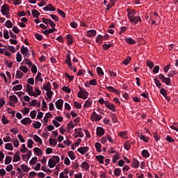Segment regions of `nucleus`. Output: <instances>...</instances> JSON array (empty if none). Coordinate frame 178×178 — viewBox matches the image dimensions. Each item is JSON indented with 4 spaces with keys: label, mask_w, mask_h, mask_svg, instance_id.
Masks as SVG:
<instances>
[{
    "label": "nucleus",
    "mask_w": 178,
    "mask_h": 178,
    "mask_svg": "<svg viewBox=\"0 0 178 178\" xmlns=\"http://www.w3.org/2000/svg\"><path fill=\"white\" fill-rule=\"evenodd\" d=\"M154 83L159 88H161L162 87V83H161V81L158 79V78L154 79Z\"/></svg>",
    "instance_id": "8fccbe9b"
},
{
    "label": "nucleus",
    "mask_w": 178,
    "mask_h": 178,
    "mask_svg": "<svg viewBox=\"0 0 178 178\" xmlns=\"http://www.w3.org/2000/svg\"><path fill=\"white\" fill-rule=\"evenodd\" d=\"M4 26H6L7 29H12V27H13V24H12L10 20H7L4 24Z\"/></svg>",
    "instance_id": "2f4dec72"
},
{
    "label": "nucleus",
    "mask_w": 178,
    "mask_h": 178,
    "mask_svg": "<svg viewBox=\"0 0 178 178\" xmlns=\"http://www.w3.org/2000/svg\"><path fill=\"white\" fill-rule=\"evenodd\" d=\"M153 137L155 141H159V140H161V136H159L156 132L153 133Z\"/></svg>",
    "instance_id": "5fc2aeb1"
},
{
    "label": "nucleus",
    "mask_w": 178,
    "mask_h": 178,
    "mask_svg": "<svg viewBox=\"0 0 178 178\" xmlns=\"http://www.w3.org/2000/svg\"><path fill=\"white\" fill-rule=\"evenodd\" d=\"M32 15L33 17H38V16H40V12H38L37 10H33Z\"/></svg>",
    "instance_id": "4d7b16f0"
},
{
    "label": "nucleus",
    "mask_w": 178,
    "mask_h": 178,
    "mask_svg": "<svg viewBox=\"0 0 178 178\" xmlns=\"http://www.w3.org/2000/svg\"><path fill=\"white\" fill-rule=\"evenodd\" d=\"M104 159H105V157H104V156H102V155L96 156V159H97V161H99V163H104Z\"/></svg>",
    "instance_id": "58836bf2"
},
{
    "label": "nucleus",
    "mask_w": 178,
    "mask_h": 178,
    "mask_svg": "<svg viewBox=\"0 0 178 178\" xmlns=\"http://www.w3.org/2000/svg\"><path fill=\"white\" fill-rule=\"evenodd\" d=\"M32 126H33L35 129H40V127H41V122L36 121L35 123L32 124Z\"/></svg>",
    "instance_id": "603ef678"
},
{
    "label": "nucleus",
    "mask_w": 178,
    "mask_h": 178,
    "mask_svg": "<svg viewBox=\"0 0 178 178\" xmlns=\"http://www.w3.org/2000/svg\"><path fill=\"white\" fill-rule=\"evenodd\" d=\"M9 10H10V8H9V5L3 4L1 6V12L2 15L7 16V15H9Z\"/></svg>",
    "instance_id": "0eeeda50"
},
{
    "label": "nucleus",
    "mask_w": 178,
    "mask_h": 178,
    "mask_svg": "<svg viewBox=\"0 0 178 178\" xmlns=\"http://www.w3.org/2000/svg\"><path fill=\"white\" fill-rule=\"evenodd\" d=\"M10 162H12V156H6V160L4 162L5 165H9V163H10Z\"/></svg>",
    "instance_id": "a19ab883"
},
{
    "label": "nucleus",
    "mask_w": 178,
    "mask_h": 178,
    "mask_svg": "<svg viewBox=\"0 0 178 178\" xmlns=\"http://www.w3.org/2000/svg\"><path fill=\"white\" fill-rule=\"evenodd\" d=\"M138 136L139 137L140 140H142L143 141H144V143H148L149 139L148 137L143 135V134H139L138 135Z\"/></svg>",
    "instance_id": "bb28decb"
},
{
    "label": "nucleus",
    "mask_w": 178,
    "mask_h": 178,
    "mask_svg": "<svg viewBox=\"0 0 178 178\" xmlns=\"http://www.w3.org/2000/svg\"><path fill=\"white\" fill-rule=\"evenodd\" d=\"M66 38L67 40L68 44L72 45V44H73V36H72L70 34H68L66 35Z\"/></svg>",
    "instance_id": "393cba45"
},
{
    "label": "nucleus",
    "mask_w": 178,
    "mask_h": 178,
    "mask_svg": "<svg viewBox=\"0 0 178 178\" xmlns=\"http://www.w3.org/2000/svg\"><path fill=\"white\" fill-rule=\"evenodd\" d=\"M32 122H33V120H31V119H30V118H24L21 120L22 124H24V126H26L27 124H31Z\"/></svg>",
    "instance_id": "1a4fd4ad"
},
{
    "label": "nucleus",
    "mask_w": 178,
    "mask_h": 178,
    "mask_svg": "<svg viewBox=\"0 0 178 178\" xmlns=\"http://www.w3.org/2000/svg\"><path fill=\"white\" fill-rule=\"evenodd\" d=\"M121 173H122V169H120V168H115L114 170V175L117 177H119V176H120Z\"/></svg>",
    "instance_id": "c756f323"
},
{
    "label": "nucleus",
    "mask_w": 178,
    "mask_h": 178,
    "mask_svg": "<svg viewBox=\"0 0 178 178\" xmlns=\"http://www.w3.org/2000/svg\"><path fill=\"white\" fill-rule=\"evenodd\" d=\"M51 159H53L54 163H56V165L57 163H59V162L60 161V159L59 158L58 156H52Z\"/></svg>",
    "instance_id": "c9c22d12"
},
{
    "label": "nucleus",
    "mask_w": 178,
    "mask_h": 178,
    "mask_svg": "<svg viewBox=\"0 0 178 178\" xmlns=\"http://www.w3.org/2000/svg\"><path fill=\"white\" fill-rule=\"evenodd\" d=\"M26 92H28L30 97L36 96L35 92H34V89H33V86H30L29 83L26 85Z\"/></svg>",
    "instance_id": "423d86ee"
},
{
    "label": "nucleus",
    "mask_w": 178,
    "mask_h": 178,
    "mask_svg": "<svg viewBox=\"0 0 178 178\" xmlns=\"http://www.w3.org/2000/svg\"><path fill=\"white\" fill-rule=\"evenodd\" d=\"M131 60V57H127L124 60H122V63L123 65H125L126 66H127V65L130 63Z\"/></svg>",
    "instance_id": "f704fd0d"
},
{
    "label": "nucleus",
    "mask_w": 178,
    "mask_h": 178,
    "mask_svg": "<svg viewBox=\"0 0 178 178\" xmlns=\"http://www.w3.org/2000/svg\"><path fill=\"white\" fill-rule=\"evenodd\" d=\"M87 35L88 37H95V35H97V31L96 30H90L87 31Z\"/></svg>",
    "instance_id": "f3484780"
},
{
    "label": "nucleus",
    "mask_w": 178,
    "mask_h": 178,
    "mask_svg": "<svg viewBox=\"0 0 178 178\" xmlns=\"http://www.w3.org/2000/svg\"><path fill=\"white\" fill-rule=\"evenodd\" d=\"M159 79L161 81L162 83L166 84V86H170L172 84V80L169 77H165L163 74H160L159 75Z\"/></svg>",
    "instance_id": "f03ea898"
},
{
    "label": "nucleus",
    "mask_w": 178,
    "mask_h": 178,
    "mask_svg": "<svg viewBox=\"0 0 178 178\" xmlns=\"http://www.w3.org/2000/svg\"><path fill=\"white\" fill-rule=\"evenodd\" d=\"M48 166L49 168H50V169H52L53 168H55V166H56V164L55 161H54V159H50L49 160Z\"/></svg>",
    "instance_id": "b1692460"
},
{
    "label": "nucleus",
    "mask_w": 178,
    "mask_h": 178,
    "mask_svg": "<svg viewBox=\"0 0 178 178\" xmlns=\"http://www.w3.org/2000/svg\"><path fill=\"white\" fill-rule=\"evenodd\" d=\"M68 156H70V159H72V161H74V159H76V155L73 151H70L68 152Z\"/></svg>",
    "instance_id": "72a5a7b5"
},
{
    "label": "nucleus",
    "mask_w": 178,
    "mask_h": 178,
    "mask_svg": "<svg viewBox=\"0 0 178 178\" xmlns=\"http://www.w3.org/2000/svg\"><path fill=\"white\" fill-rule=\"evenodd\" d=\"M70 54H72V51H68V53L66 54L65 57L66 59L65 60V63L67 65L69 69H73V65H72V58H70Z\"/></svg>",
    "instance_id": "7ed1b4c3"
},
{
    "label": "nucleus",
    "mask_w": 178,
    "mask_h": 178,
    "mask_svg": "<svg viewBox=\"0 0 178 178\" xmlns=\"http://www.w3.org/2000/svg\"><path fill=\"white\" fill-rule=\"evenodd\" d=\"M88 149H89L88 147H81L78 148L77 151L78 152L81 154V155H84L86 152H88Z\"/></svg>",
    "instance_id": "9b49d317"
},
{
    "label": "nucleus",
    "mask_w": 178,
    "mask_h": 178,
    "mask_svg": "<svg viewBox=\"0 0 178 178\" xmlns=\"http://www.w3.org/2000/svg\"><path fill=\"white\" fill-rule=\"evenodd\" d=\"M47 6V8L49 9V10H50L51 12H55V10H56V8L54 7L52 4H48Z\"/></svg>",
    "instance_id": "052dcab7"
},
{
    "label": "nucleus",
    "mask_w": 178,
    "mask_h": 178,
    "mask_svg": "<svg viewBox=\"0 0 178 178\" xmlns=\"http://www.w3.org/2000/svg\"><path fill=\"white\" fill-rule=\"evenodd\" d=\"M34 152L38 156H42V150L39 147H35L33 149Z\"/></svg>",
    "instance_id": "5701e85b"
},
{
    "label": "nucleus",
    "mask_w": 178,
    "mask_h": 178,
    "mask_svg": "<svg viewBox=\"0 0 178 178\" xmlns=\"http://www.w3.org/2000/svg\"><path fill=\"white\" fill-rule=\"evenodd\" d=\"M81 168L84 169V170H88L90 169V164L87 161H83L81 165Z\"/></svg>",
    "instance_id": "412c9836"
},
{
    "label": "nucleus",
    "mask_w": 178,
    "mask_h": 178,
    "mask_svg": "<svg viewBox=\"0 0 178 178\" xmlns=\"http://www.w3.org/2000/svg\"><path fill=\"white\" fill-rule=\"evenodd\" d=\"M3 38L5 40H9V31L6 29L3 30Z\"/></svg>",
    "instance_id": "09e8293b"
},
{
    "label": "nucleus",
    "mask_w": 178,
    "mask_h": 178,
    "mask_svg": "<svg viewBox=\"0 0 178 178\" xmlns=\"http://www.w3.org/2000/svg\"><path fill=\"white\" fill-rule=\"evenodd\" d=\"M101 41H104V39L102 38V35H98L97 37H96V42H98V44L99 45H101V44H102V42Z\"/></svg>",
    "instance_id": "7c9ffc66"
},
{
    "label": "nucleus",
    "mask_w": 178,
    "mask_h": 178,
    "mask_svg": "<svg viewBox=\"0 0 178 178\" xmlns=\"http://www.w3.org/2000/svg\"><path fill=\"white\" fill-rule=\"evenodd\" d=\"M21 168L22 169L23 172H27L30 170V168L24 164L21 165Z\"/></svg>",
    "instance_id": "37998d69"
},
{
    "label": "nucleus",
    "mask_w": 178,
    "mask_h": 178,
    "mask_svg": "<svg viewBox=\"0 0 178 178\" xmlns=\"http://www.w3.org/2000/svg\"><path fill=\"white\" fill-rule=\"evenodd\" d=\"M89 84L90 86H97V84H98V83L97 82V79H93L89 81Z\"/></svg>",
    "instance_id": "338daca9"
},
{
    "label": "nucleus",
    "mask_w": 178,
    "mask_h": 178,
    "mask_svg": "<svg viewBox=\"0 0 178 178\" xmlns=\"http://www.w3.org/2000/svg\"><path fill=\"white\" fill-rule=\"evenodd\" d=\"M132 166L133 168H135V169L140 168V162L138 161V160L134 159L132 162Z\"/></svg>",
    "instance_id": "4be33fe9"
},
{
    "label": "nucleus",
    "mask_w": 178,
    "mask_h": 178,
    "mask_svg": "<svg viewBox=\"0 0 178 178\" xmlns=\"http://www.w3.org/2000/svg\"><path fill=\"white\" fill-rule=\"evenodd\" d=\"M43 88L45 90V91H51V88H52V86H51V83L48 82L47 85H43Z\"/></svg>",
    "instance_id": "c85d7f7f"
},
{
    "label": "nucleus",
    "mask_w": 178,
    "mask_h": 178,
    "mask_svg": "<svg viewBox=\"0 0 178 178\" xmlns=\"http://www.w3.org/2000/svg\"><path fill=\"white\" fill-rule=\"evenodd\" d=\"M92 104V100L90 98H88L87 101H86L84 104V107L85 108H90Z\"/></svg>",
    "instance_id": "a878e982"
},
{
    "label": "nucleus",
    "mask_w": 178,
    "mask_h": 178,
    "mask_svg": "<svg viewBox=\"0 0 178 178\" xmlns=\"http://www.w3.org/2000/svg\"><path fill=\"white\" fill-rule=\"evenodd\" d=\"M35 96H33L35 97V98H37V97H38V95H40L41 94V91L40 90V89L38 88H35Z\"/></svg>",
    "instance_id": "774afa93"
},
{
    "label": "nucleus",
    "mask_w": 178,
    "mask_h": 178,
    "mask_svg": "<svg viewBox=\"0 0 178 178\" xmlns=\"http://www.w3.org/2000/svg\"><path fill=\"white\" fill-rule=\"evenodd\" d=\"M96 134L99 137H102V136H104V134H105V130L104 129V128H102L101 127H98L96 130Z\"/></svg>",
    "instance_id": "6e6552de"
},
{
    "label": "nucleus",
    "mask_w": 178,
    "mask_h": 178,
    "mask_svg": "<svg viewBox=\"0 0 178 178\" xmlns=\"http://www.w3.org/2000/svg\"><path fill=\"white\" fill-rule=\"evenodd\" d=\"M136 15V10H128V18L129 19H131L133 17H134Z\"/></svg>",
    "instance_id": "aec40b11"
},
{
    "label": "nucleus",
    "mask_w": 178,
    "mask_h": 178,
    "mask_svg": "<svg viewBox=\"0 0 178 178\" xmlns=\"http://www.w3.org/2000/svg\"><path fill=\"white\" fill-rule=\"evenodd\" d=\"M9 100L10 101V102H8L9 105L10 106H13L14 108L16 106H15V104H17V102H19L17 97H16V95H15L10 96Z\"/></svg>",
    "instance_id": "20e7f679"
},
{
    "label": "nucleus",
    "mask_w": 178,
    "mask_h": 178,
    "mask_svg": "<svg viewBox=\"0 0 178 178\" xmlns=\"http://www.w3.org/2000/svg\"><path fill=\"white\" fill-rule=\"evenodd\" d=\"M33 144H34V142L33 141V140L29 139L27 143L28 148H33Z\"/></svg>",
    "instance_id": "bf43d9fd"
},
{
    "label": "nucleus",
    "mask_w": 178,
    "mask_h": 178,
    "mask_svg": "<svg viewBox=\"0 0 178 178\" xmlns=\"http://www.w3.org/2000/svg\"><path fill=\"white\" fill-rule=\"evenodd\" d=\"M142 156H143V158H149V152H148V150L147 149H143L142 151Z\"/></svg>",
    "instance_id": "cd10ccee"
},
{
    "label": "nucleus",
    "mask_w": 178,
    "mask_h": 178,
    "mask_svg": "<svg viewBox=\"0 0 178 178\" xmlns=\"http://www.w3.org/2000/svg\"><path fill=\"white\" fill-rule=\"evenodd\" d=\"M95 147L97 152H102V150L101 149V147H102L101 143H99L98 142L96 143L95 145Z\"/></svg>",
    "instance_id": "ea45409f"
},
{
    "label": "nucleus",
    "mask_w": 178,
    "mask_h": 178,
    "mask_svg": "<svg viewBox=\"0 0 178 178\" xmlns=\"http://www.w3.org/2000/svg\"><path fill=\"white\" fill-rule=\"evenodd\" d=\"M41 72H38L37 76H35V81H40L41 83H42L43 80L42 78H41Z\"/></svg>",
    "instance_id": "de8ad7c7"
},
{
    "label": "nucleus",
    "mask_w": 178,
    "mask_h": 178,
    "mask_svg": "<svg viewBox=\"0 0 178 178\" xmlns=\"http://www.w3.org/2000/svg\"><path fill=\"white\" fill-rule=\"evenodd\" d=\"M77 135H78L77 137H81V138L84 137V133H83V129H81V128L79 129V131L77 132Z\"/></svg>",
    "instance_id": "13d9d810"
},
{
    "label": "nucleus",
    "mask_w": 178,
    "mask_h": 178,
    "mask_svg": "<svg viewBox=\"0 0 178 178\" xmlns=\"http://www.w3.org/2000/svg\"><path fill=\"white\" fill-rule=\"evenodd\" d=\"M97 73L99 76H104V71L102 70V68H101V67H97Z\"/></svg>",
    "instance_id": "864d4df0"
},
{
    "label": "nucleus",
    "mask_w": 178,
    "mask_h": 178,
    "mask_svg": "<svg viewBox=\"0 0 178 178\" xmlns=\"http://www.w3.org/2000/svg\"><path fill=\"white\" fill-rule=\"evenodd\" d=\"M160 94H161L163 97H166L168 95V92H166V90H165V88H162L160 90Z\"/></svg>",
    "instance_id": "680f3d73"
},
{
    "label": "nucleus",
    "mask_w": 178,
    "mask_h": 178,
    "mask_svg": "<svg viewBox=\"0 0 178 178\" xmlns=\"http://www.w3.org/2000/svg\"><path fill=\"white\" fill-rule=\"evenodd\" d=\"M21 53L22 54V55H25V54H29V48L24 47V45H23L21 47Z\"/></svg>",
    "instance_id": "473e14b6"
},
{
    "label": "nucleus",
    "mask_w": 178,
    "mask_h": 178,
    "mask_svg": "<svg viewBox=\"0 0 178 178\" xmlns=\"http://www.w3.org/2000/svg\"><path fill=\"white\" fill-rule=\"evenodd\" d=\"M22 148L20 149L22 154H23L24 152H26V151H29V149H27V147H26L25 144L22 145Z\"/></svg>",
    "instance_id": "e2e57ef3"
},
{
    "label": "nucleus",
    "mask_w": 178,
    "mask_h": 178,
    "mask_svg": "<svg viewBox=\"0 0 178 178\" xmlns=\"http://www.w3.org/2000/svg\"><path fill=\"white\" fill-rule=\"evenodd\" d=\"M23 88V86L17 85L13 88V91H20Z\"/></svg>",
    "instance_id": "c03bdc74"
},
{
    "label": "nucleus",
    "mask_w": 178,
    "mask_h": 178,
    "mask_svg": "<svg viewBox=\"0 0 178 178\" xmlns=\"http://www.w3.org/2000/svg\"><path fill=\"white\" fill-rule=\"evenodd\" d=\"M79 88L80 90L79 92H78L77 97L78 98H82V99H87L88 98V92L86 91L81 86H79Z\"/></svg>",
    "instance_id": "f257e3e1"
},
{
    "label": "nucleus",
    "mask_w": 178,
    "mask_h": 178,
    "mask_svg": "<svg viewBox=\"0 0 178 178\" xmlns=\"http://www.w3.org/2000/svg\"><path fill=\"white\" fill-rule=\"evenodd\" d=\"M6 149H8V151H13V146L12 143H6L5 145Z\"/></svg>",
    "instance_id": "a18cd8bd"
},
{
    "label": "nucleus",
    "mask_w": 178,
    "mask_h": 178,
    "mask_svg": "<svg viewBox=\"0 0 178 178\" xmlns=\"http://www.w3.org/2000/svg\"><path fill=\"white\" fill-rule=\"evenodd\" d=\"M124 41L127 42V44H129L130 45H133L137 42L134 39L131 38H125Z\"/></svg>",
    "instance_id": "4468645a"
},
{
    "label": "nucleus",
    "mask_w": 178,
    "mask_h": 178,
    "mask_svg": "<svg viewBox=\"0 0 178 178\" xmlns=\"http://www.w3.org/2000/svg\"><path fill=\"white\" fill-rule=\"evenodd\" d=\"M33 138L34 141H35V143H38V144H40V145H42V139H41L40 136H38V135H33Z\"/></svg>",
    "instance_id": "dca6fc26"
},
{
    "label": "nucleus",
    "mask_w": 178,
    "mask_h": 178,
    "mask_svg": "<svg viewBox=\"0 0 178 178\" xmlns=\"http://www.w3.org/2000/svg\"><path fill=\"white\" fill-rule=\"evenodd\" d=\"M19 70H22V72H23L24 73H27L29 72V68L27 67V66L21 65L19 67Z\"/></svg>",
    "instance_id": "49530a36"
},
{
    "label": "nucleus",
    "mask_w": 178,
    "mask_h": 178,
    "mask_svg": "<svg viewBox=\"0 0 178 178\" xmlns=\"http://www.w3.org/2000/svg\"><path fill=\"white\" fill-rule=\"evenodd\" d=\"M106 88V90H108V91L114 92L115 94H117V95H119V94H120V92H119V91H118V90L115 89V88H113L112 86H107Z\"/></svg>",
    "instance_id": "6ab92c4d"
},
{
    "label": "nucleus",
    "mask_w": 178,
    "mask_h": 178,
    "mask_svg": "<svg viewBox=\"0 0 178 178\" xmlns=\"http://www.w3.org/2000/svg\"><path fill=\"white\" fill-rule=\"evenodd\" d=\"M23 56H22V54H20V53H17V56H16V60L17 62H20L22 59Z\"/></svg>",
    "instance_id": "69168bd1"
},
{
    "label": "nucleus",
    "mask_w": 178,
    "mask_h": 178,
    "mask_svg": "<svg viewBox=\"0 0 178 178\" xmlns=\"http://www.w3.org/2000/svg\"><path fill=\"white\" fill-rule=\"evenodd\" d=\"M124 148L127 151H130V149L131 148V142L130 140H127L124 144Z\"/></svg>",
    "instance_id": "a211bd4d"
},
{
    "label": "nucleus",
    "mask_w": 178,
    "mask_h": 178,
    "mask_svg": "<svg viewBox=\"0 0 178 178\" xmlns=\"http://www.w3.org/2000/svg\"><path fill=\"white\" fill-rule=\"evenodd\" d=\"M23 76H24V74H23V72H22V71L20 70H17V74H16V79H22V77H23Z\"/></svg>",
    "instance_id": "4c0bfd02"
},
{
    "label": "nucleus",
    "mask_w": 178,
    "mask_h": 178,
    "mask_svg": "<svg viewBox=\"0 0 178 178\" xmlns=\"http://www.w3.org/2000/svg\"><path fill=\"white\" fill-rule=\"evenodd\" d=\"M30 116L31 119H35V117L37 116V111L35 110L32 111L30 113Z\"/></svg>",
    "instance_id": "6e6d98bb"
},
{
    "label": "nucleus",
    "mask_w": 178,
    "mask_h": 178,
    "mask_svg": "<svg viewBox=\"0 0 178 178\" xmlns=\"http://www.w3.org/2000/svg\"><path fill=\"white\" fill-rule=\"evenodd\" d=\"M129 20L131 23H134V24H138V22H141V17L140 16L133 17Z\"/></svg>",
    "instance_id": "f8f14e48"
},
{
    "label": "nucleus",
    "mask_w": 178,
    "mask_h": 178,
    "mask_svg": "<svg viewBox=\"0 0 178 178\" xmlns=\"http://www.w3.org/2000/svg\"><path fill=\"white\" fill-rule=\"evenodd\" d=\"M49 143L51 144V145H53V147H56V144H58V142L52 138H50Z\"/></svg>",
    "instance_id": "e433bc0d"
},
{
    "label": "nucleus",
    "mask_w": 178,
    "mask_h": 178,
    "mask_svg": "<svg viewBox=\"0 0 178 178\" xmlns=\"http://www.w3.org/2000/svg\"><path fill=\"white\" fill-rule=\"evenodd\" d=\"M63 106V99H60L56 102V108L57 109H62Z\"/></svg>",
    "instance_id": "ddd939ff"
},
{
    "label": "nucleus",
    "mask_w": 178,
    "mask_h": 178,
    "mask_svg": "<svg viewBox=\"0 0 178 178\" xmlns=\"http://www.w3.org/2000/svg\"><path fill=\"white\" fill-rule=\"evenodd\" d=\"M47 102H45L44 99L42 100V111H45L47 109Z\"/></svg>",
    "instance_id": "0e129e2a"
},
{
    "label": "nucleus",
    "mask_w": 178,
    "mask_h": 178,
    "mask_svg": "<svg viewBox=\"0 0 178 178\" xmlns=\"http://www.w3.org/2000/svg\"><path fill=\"white\" fill-rule=\"evenodd\" d=\"M146 64L147 67H149V69H153L154 68V63H152V61H149V60H146Z\"/></svg>",
    "instance_id": "3c124183"
},
{
    "label": "nucleus",
    "mask_w": 178,
    "mask_h": 178,
    "mask_svg": "<svg viewBox=\"0 0 178 178\" xmlns=\"http://www.w3.org/2000/svg\"><path fill=\"white\" fill-rule=\"evenodd\" d=\"M17 171L19 172V173L18 178H23V177H24V176H26V174L23 173V172L22 171V169H20V168H17Z\"/></svg>",
    "instance_id": "79ce46f5"
},
{
    "label": "nucleus",
    "mask_w": 178,
    "mask_h": 178,
    "mask_svg": "<svg viewBox=\"0 0 178 178\" xmlns=\"http://www.w3.org/2000/svg\"><path fill=\"white\" fill-rule=\"evenodd\" d=\"M20 154V152H17L14 156H13V162H19V161H20V159H22V158L20 157V156H19Z\"/></svg>",
    "instance_id": "2eb2a0df"
},
{
    "label": "nucleus",
    "mask_w": 178,
    "mask_h": 178,
    "mask_svg": "<svg viewBox=\"0 0 178 178\" xmlns=\"http://www.w3.org/2000/svg\"><path fill=\"white\" fill-rule=\"evenodd\" d=\"M106 108H107L110 111H112L113 112H116V106H115V104H111L109 102H106Z\"/></svg>",
    "instance_id": "9d476101"
},
{
    "label": "nucleus",
    "mask_w": 178,
    "mask_h": 178,
    "mask_svg": "<svg viewBox=\"0 0 178 178\" xmlns=\"http://www.w3.org/2000/svg\"><path fill=\"white\" fill-rule=\"evenodd\" d=\"M90 119L92 122H99L102 119V115H98L97 112L93 111L91 115Z\"/></svg>",
    "instance_id": "39448f33"
}]
</instances>
